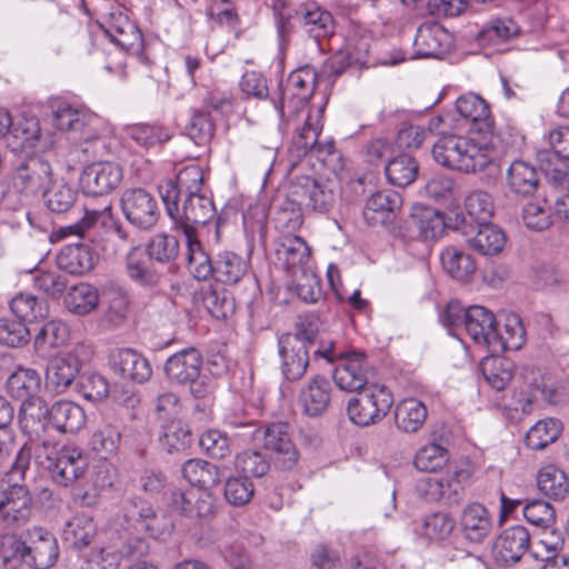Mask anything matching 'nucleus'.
I'll use <instances>...</instances> for the list:
<instances>
[{"instance_id":"nucleus-34","label":"nucleus","mask_w":569,"mask_h":569,"mask_svg":"<svg viewBox=\"0 0 569 569\" xmlns=\"http://www.w3.org/2000/svg\"><path fill=\"white\" fill-rule=\"evenodd\" d=\"M151 260L140 246L132 247L124 260L126 274L140 287L153 288L158 286L161 274L153 268Z\"/></svg>"},{"instance_id":"nucleus-9","label":"nucleus","mask_w":569,"mask_h":569,"mask_svg":"<svg viewBox=\"0 0 569 569\" xmlns=\"http://www.w3.org/2000/svg\"><path fill=\"white\" fill-rule=\"evenodd\" d=\"M290 201L300 208L326 213L335 204L337 194L329 182L308 176L297 177L289 186Z\"/></svg>"},{"instance_id":"nucleus-37","label":"nucleus","mask_w":569,"mask_h":569,"mask_svg":"<svg viewBox=\"0 0 569 569\" xmlns=\"http://www.w3.org/2000/svg\"><path fill=\"white\" fill-rule=\"evenodd\" d=\"M213 266V279L217 282L233 286L247 274L250 261L234 251L222 250L214 256Z\"/></svg>"},{"instance_id":"nucleus-61","label":"nucleus","mask_w":569,"mask_h":569,"mask_svg":"<svg viewBox=\"0 0 569 569\" xmlns=\"http://www.w3.org/2000/svg\"><path fill=\"white\" fill-rule=\"evenodd\" d=\"M234 468L242 477L260 478L267 475L270 463L260 451L246 450L236 456Z\"/></svg>"},{"instance_id":"nucleus-24","label":"nucleus","mask_w":569,"mask_h":569,"mask_svg":"<svg viewBox=\"0 0 569 569\" xmlns=\"http://www.w3.org/2000/svg\"><path fill=\"white\" fill-rule=\"evenodd\" d=\"M276 257L278 262L293 277L303 272V269H310L308 263L311 249L299 236H282L277 243Z\"/></svg>"},{"instance_id":"nucleus-33","label":"nucleus","mask_w":569,"mask_h":569,"mask_svg":"<svg viewBox=\"0 0 569 569\" xmlns=\"http://www.w3.org/2000/svg\"><path fill=\"white\" fill-rule=\"evenodd\" d=\"M468 246L482 256H496L506 244V236L497 226L488 222L470 226L463 232Z\"/></svg>"},{"instance_id":"nucleus-44","label":"nucleus","mask_w":569,"mask_h":569,"mask_svg":"<svg viewBox=\"0 0 569 569\" xmlns=\"http://www.w3.org/2000/svg\"><path fill=\"white\" fill-rule=\"evenodd\" d=\"M183 478L192 486L203 491L214 487L220 480V473L217 466L201 460L189 459L181 469Z\"/></svg>"},{"instance_id":"nucleus-16","label":"nucleus","mask_w":569,"mask_h":569,"mask_svg":"<svg viewBox=\"0 0 569 569\" xmlns=\"http://www.w3.org/2000/svg\"><path fill=\"white\" fill-rule=\"evenodd\" d=\"M123 171L112 161H97L87 166L80 176V187L87 196H106L121 183Z\"/></svg>"},{"instance_id":"nucleus-54","label":"nucleus","mask_w":569,"mask_h":569,"mask_svg":"<svg viewBox=\"0 0 569 569\" xmlns=\"http://www.w3.org/2000/svg\"><path fill=\"white\" fill-rule=\"evenodd\" d=\"M562 425L558 419L548 418L538 421L527 432L525 441L528 448L541 450L558 439Z\"/></svg>"},{"instance_id":"nucleus-60","label":"nucleus","mask_w":569,"mask_h":569,"mask_svg":"<svg viewBox=\"0 0 569 569\" xmlns=\"http://www.w3.org/2000/svg\"><path fill=\"white\" fill-rule=\"evenodd\" d=\"M186 132L197 146L207 144L214 133V122L211 112L208 110L194 111L189 123L186 126Z\"/></svg>"},{"instance_id":"nucleus-23","label":"nucleus","mask_w":569,"mask_h":569,"mask_svg":"<svg viewBox=\"0 0 569 569\" xmlns=\"http://www.w3.org/2000/svg\"><path fill=\"white\" fill-rule=\"evenodd\" d=\"M530 535L522 526L505 529L493 543V555L498 562L510 566L518 562L529 548Z\"/></svg>"},{"instance_id":"nucleus-14","label":"nucleus","mask_w":569,"mask_h":569,"mask_svg":"<svg viewBox=\"0 0 569 569\" xmlns=\"http://www.w3.org/2000/svg\"><path fill=\"white\" fill-rule=\"evenodd\" d=\"M528 391L521 393L518 400L519 407L516 410H521L523 413H529L533 405L542 399L551 405L565 403L569 400V380L556 381L550 375L538 373L533 375L527 381Z\"/></svg>"},{"instance_id":"nucleus-45","label":"nucleus","mask_w":569,"mask_h":569,"mask_svg":"<svg viewBox=\"0 0 569 569\" xmlns=\"http://www.w3.org/2000/svg\"><path fill=\"white\" fill-rule=\"evenodd\" d=\"M401 206V197L391 190L377 191L367 200L363 209L365 219L371 223H383L385 216L395 212Z\"/></svg>"},{"instance_id":"nucleus-57","label":"nucleus","mask_w":569,"mask_h":569,"mask_svg":"<svg viewBox=\"0 0 569 569\" xmlns=\"http://www.w3.org/2000/svg\"><path fill=\"white\" fill-rule=\"evenodd\" d=\"M120 441V430L111 423H103L92 432L89 446L101 458L107 459L117 453Z\"/></svg>"},{"instance_id":"nucleus-20","label":"nucleus","mask_w":569,"mask_h":569,"mask_svg":"<svg viewBox=\"0 0 569 569\" xmlns=\"http://www.w3.org/2000/svg\"><path fill=\"white\" fill-rule=\"evenodd\" d=\"M6 388L8 393L18 400H21L19 412V423L21 430L24 428L23 408L36 399H41L38 392L41 388L40 373L32 368L18 367L7 379Z\"/></svg>"},{"instance_id":"nucleus-27","label":"nucleus","mask_w":569,"mask_h":569,"mask_svg":"<svg viewBox=\"0 0 569 569\" xmlns=\"http://www.w3.org/2000/svg\"><path fill=\"white\" fill-rule=\"evenodd\" d=\"M296 18L303 31L317 43L329 39L335 31L333 18L329 11L316 2H308L300 6Z\"/></svg>"},{"instance_id":"nucleus-30","label":"nucleus","mask_w":569,"mask_h":569,"mask_svg":"<svg viewBox=\"0 0 569 569\" xmlns=\"http://www.w3.org/2000/svg\"><path fill=\"white\" fill-rule=\"evenodd\" d=\"M51 182V166L39 157L29 158L17 168L13 184L21 191L36 193L44 191Z\"/></svg>"},{"instance_id":"nucleus-51","label":"nucleus","mask_w":569,"mask_h":569,"mask_svg":"<svg viewBox=\"0 0 569 569\" xmlns=\"http://www.w3.org/2000/svg\"><path fill=\"white\" fill-rule=\"evenodd\" d=\"M537 486L540 492L553 499H563L569 493L566 473L552 465L539 470Z\"/></svg>"},{"instance_id":"nucleus-53","label":"nucleus","mask_w":569,"mask_h":569,"mask_svg":"<svg viewBox=\"0 0 569 569\" xmlns=\"http://www.w3.org/2000/svg\"><path fill=\"white\" fill-rule=\"evenodd\" d=\"M10 310L20 321L32 322L47 317L49 309L46 300L21 292L11 299Z\"/></svg>"},{"instance_id":"nucleus-55","label":"nucleus","mask_w":569,"mask_h":569,"mask_svg":"<svg viewBox=\"0 0 569 569\" xmlns=\"http://www.w3.org/2000/svg\"><path fill=\"white\" fill-rule=\"evenodd\" d=\"M127 134L137 144L143 148H152L171 139L168 128L158 123H137L127 128Z\"/></svg>"},{"instance_id":"nucleus-48","label":"nucleus","mask_w":569,"mask_h":569,"mask_svg":"<svg viewBox=\"0 0 569 569\" xmlns=\"http://www.w3.org/2000/svg\"><path fill=\"white\" fill-rule=\"evenodd\" d=\"M69 338V330L61 321H49L44 323L34 337V348L43 357L51 356V352L66 343Z\"/></svg>"},{"instance_id":"nucleus-42","label":"nucleus","mask_w":569,"mask_h":569,"mask_svg":"<svg viewBox=\"0 0 569 569\" xmlns=\"http://www.w3.org/2000/svg\"><path fill=\"white\" fill-rule=\"evenodd\" d=\"M96 535L97 526L92 517L79 513L64 525L62 539L70 548L80 550L89 546Z\"/></svg>"},{"instance_id":"nucleus-46","label":"nucleus","mask_w":569,"mask_h":569,"mask_svg":"<svg viewBox=\"0 0 569 569\" xmlns=\"http://www.w3.org/2000/svg\"><path fill=\"white\" fill-rule=\"evenodd\" d=\"M445 271L452 278L461 281L468 280L476 271L472 257L456 247H447L440 254Z\"/></svg>"},{"instance_id":"nucleus-15","label":"nucleus","mask_w":569,"mask_h":569,"mask_svg":"<svg viewBox=\"0 0 569 569\" xmlns=\"http://www.w3.org/2000/svg\"><path fill=\"white\" fill-rule=\"evenodd\" d=\"M124 516L138 530L147 532L154 539L166 540L174 529L171 516L164 512L157 513L141 499L128 500L124 506Z\"/></svg>"},{"instance_id":"nucleus-36","label":"nucleus","mask_w":569,"mask_h":569,"mask_svg":"<svg viewBox=\"0 0 569 569\" xmlns=\"http://www.w3.org/2000/svg\"><path fill=\"white\" fill-rule=\"evenodd\" d=\"M526 340V331L520 317L516 313L505 318L502 327L497 326L491 340L489 353L499 355L507 350H518Z\"/></svg>"},{"instance_id":"nucleus-22","label":"nucleus","mask_w":569,"mask_h":569,"mask_svg":"<svg viewBox=\"0 0 569 569\" xmlns=\"http://www.w3.org/2000/svg\"><path fill=\"white\" fill-rule=\"evenodd\" d=\"M459 526L466 540L481 543L491 535L493 519L482 503L470 502L461 510Z\"/></svg>"},{"instance_id":"nucleus-26","label":"nucleus","mask_w":569,"mask_h":569,"mask_svg":"<svg viewBox=\"0 0 569 569\" xmlns=\"http://www.w3.org/2000/svg\"><path fill=\"white\" fill-rule=\"evenodd\" d=\"M497 326L493 312L486 307L475 305L467 308L465 331L475 345L487 352Z\"/></svg>"},{"instance_id":"nucleus-58","label":"nucleus","mask_w":569,"mask_h":569,"mask_svg":"<svg viewBox=\"0 0 569 569\" xmlns=\"http://www.w3.org/2000/svg\"><path fill=\"white\" fill-rule=\"evenodd\" d=\"M448 460V450L436 442H430L417 451L413 463L420 471L437 472L447 465Z\"/></svg>"},{"instance_id":"nucleus-13","label":"nucleus","mask_w":569,"mask_h":569,"mask_svg":"<svg viewBox=\"0 0 569 569\" xmlns=\"http://www.w3.org/2000/svg\"><path fill=\"white\" fill-rule=\"evenodd\" d=\"M252 437L256 440H262L264 449L276 455V463L281 469L290 470L297 465L299 452L292 442L288 423H270L264 428L256 429Z\"/></svg>"},{"instance_id":"nucleus-56","label":"nucleus","mask_w":569,"mask_h":569,"mask_svg":"<svg viewBox=\"0 0 569 569\" xmlns=\"http://www.w3.org/2000/svg\"><path fill=\"white\" fill-rule=\"evenodd\" d=\"M144 251L152 260L166 264L177 259L180 252V244L174 236L159 232L150 238Z\"/></svg>"},{"instance_id":"nucleus-4","label":"nucleus","mask_w":569,"mask_h":569,"mask_svg":"<svg viewBox=\"0 0 569 569\" xmlns=\"http://www.w3.org/2000/svg\"><path fill=\"white\" fill-rule=\"evenodd\" d=\"M23 412L22 432L31 441L38 440L47 427L59 433H77L87 422L83 408L70 400H58L48 407L43 399H36L23 408Z\"/></svg>"},{"instance_id":"nucleus-31","label":"nucleus","mask_w":569,"mask_h":569,"mask_svg":"<svg viewBox=\"0 0 569 569\" xmlns=\"http://www.w3.org/2000/svg\"><path fill=\"white\" fill-rule=\"evenodd\" d=\"M97 116L86 108H76L67 102L59 103L52 111V124L60 131L74 132L89 139L87 129L97 122Z\"/></svg>"},{"instance_id":"nucleus-6","label":"nucleus","mask_w":569,"mask_h":569,"mask_svg":"<svg viewBox=\"0 0 569 569\" xmlns=\"http://www.w3.org/2000/svg\"><path fill=\"white\" fill-rule=\"evenodd\" d=\"M325 67L318 73L312 67L305 66L292 71L284 82H280L278 90L270 97V101L280 119L289 121L292 116L301 111L315 92L316 84L327 72Z\"/></svg>"},{"instance_id":"nucleus-63","label":"nucleus","mask_w":569,"mask_h":569,"mask_svg":"<svg viewBox=\"0 0 569 569\" xmlns=\"http://www.w3.org/2000/svg\"><path fill=\"white\" fill-rule=\"evenodd\" d=\"M455 529V520L446 512L428 515L421 525L420 533L435 541L447 539Z\"/></svg>"},{"instance_id":"nucleus-50","label":"nucleus","mask_w":569,"mask_h":569,"mask_svg":"<svg viewBox=\"0 0 569 569\" xmlns=\"http://www.w3.org/2000/svg\"><path fill=\"white\" fill-rule=\"evenodd\" d=\"M497 356L485 357L480 366L486 381L496 390H503L513 377V363Z\"/></svg>"},{"instance_id":"nucleus-19","label":"nucleus","mask_w":569,"mask_h":569,"mask_svg":"<svg viewBox=\"0 0 569 569\" xmlns=\"http://www.w3.org/2000/svg\"><path fill=\"white\" fill-rule=\"evenodd\" d=\"M102 28L111 41L123 50L133 53L142 50V33L126 11L121 9L111 11Z\"/></svg>"},{"instance_id":"nucleus-47","label":"nucleus","mask_w":569,"mask_h":569,"mask_svg":"<svg viewBox=\"0 0 569 569\" xmlns=\"http://www.w3.org/2000/svg\"><path fill=\"white\" fill-rule=\"evenodd\" d=\"M385 171L389 183L405 188L417 179L419 166L413 157L402 153L389 159Z\"/></svg>"},{"instance_id":"nucleus-8","label":"nucleus","mask_w":569,"mask_h":569,"mask_svg":"<svg viewBox=\"0 0 569 569\" xmlns=\"http://www.w3.org/2000/svg\"><path fill=\"white\" fill-rule=\"evenodd\" d=\"M393 405L389 388L380 383L366 386L347 402V413L351 422L367 427L381 421Z\"/></svg>"},{"instance_id":"nucleus-11","label":"nucleus","mask_w":569,"mask_h":569,"mask_svg":"<svg viewBox=\"0 0 569 569\" xmlns=\"http://www.w3.org/2000/svg\"><path fill=\"white\" fill-rule=\"evenodd\" d=\"M44 468L51 479L59 486L69 487L80 479L88 467L82 449L76 446H63L47 455Z\"/></svg>"},{"instance_id":"nucleus-28","label":"nucleus","mask_w":569,"mask_h":569,"mask_svg":"<svg viewBox=\"0 0 569 569\" xmlns=\"http://www.w3.org/2000/svg\"><path fill=\"white\" fill-rule=\"evenodd\" d=\"M332 387L323 376L316 375L300 389L298 402L308 417H319L327 411L331 401Z\"/></svg>"},{"instance_id":"nucleus-5","label":"nucleus","mask_w":569,"mask_h":569,"mask_svg":"<svg viewBox=\"0 0 569 569\" xmlns=\"http://www.w3.org/2000/svg\"><path fill=\"white\" fill-rule=\"evenodd\" d=\"M159 193L174 230L181 231L183 236H197V226L206 224L214 216L212 200L201 192L186 196L182 209H179V190L171 179L159 184Z\"/></svg>"},{"instance_id":"nucleus-17","label":"nucleus","mask_w":569,"mask_h":569,"mask_svg":"<svg viewBox=\"0 0 569 569\" xmlns=\"http://www.w3.org/2000/svg\"><path fill=\"white\" fill-rule=\"evenodd\" d=\"M8 144L14 152L44 151L51 147L52 140L42 136L38 118L20 116L12 119L8 133Z\"/></svg>"},{"instance_id":"nucleus-32","label":"nucleus","mask_w":569,"mask_h":569,"mask_svg":"<svg viewBox=\"0 0 569 569\" xmlns=\"http://www.w3.org/2000/svg\"><path fill=\"white\" fill-rule=\"evenodd\" d=\"M81 369L78 348L54 358L46 373L47 385L56 393L64 392L73 382Z\"/></svg>"},{"instance_id":"nucleus-18","label":"nucleus","mask_w":569,"mask_h":569,"mask_svg":"<svg viewBox=\"0 0 569 569\" xmlns=\"http://www.w3.org/2000/svg\"><path fill=\"white\" fill-rule=\"evenodd\" d=\"M167 506L171 513L190 520L206 518L213 509L210 493L197 488L171 491Z\"/></svg>"},{"instance_id":"nucleus-25","label":"nucleus","mask_w":569,"mask_h":569,"mask_svg":"<svg viewBox=\"0 0 569 569\" xmlns=\"http://www.w3.org/2000/svg\"><path fill=\"white\" fill-rule=\"evenodd\" d=\"M202 356L196 348L182 349L170 356L164 363L168 380L177 385H187L200 377Z\"/></svg>"},{"instance_id":"nucleus-40","label":"nucleus","mask_w":569,"mask_h":569,"mask_svg":"<svg viewBox=\"0 0 569 569\" xmlns=\"http://www.w3.org/2000/svg\"><path fill=\"white\" fill-rule=\"evenodd\" d=\"M507 183L510 191L516 196L529 197L538 189L540 174L530 162L515 160L507 170Z\"/></svg>"},{"instance_id":"nucleus-59","label":"nucleus","mask_w":569,"mask_h":569,"mask_svg":"<svg viewBox=\"0 0 569 569\" xmlns=\"http://www.w3.org/2000/svg\"><path fill=\"white\" fill-rule=\"evenodd\" d=\"M322 109L317 110L315 114H308L303 126L298 129L297 136L293 138V146L299 154H309L322 130L320 121Z\"/></svg>"},{"instance_id":"nucleus-2","label":"nucleus","mask_w":569,"mask_h":569,"mask_svg":"<svg viewBox=\"0 0 569 569\" xmlns=\"http://www.w3.org/2000/svg\"><path fill=\"white\" fill-rule=\"evenodd\" d=\"M58 557V540L43 527L0 535V562L4 569H49Z\"/></svg>"},{"instance_id":"nucleus-29","label":"nucleus","mask_w":569,"mask_h":569,"mask_svg":"<svg viewBox=\"0 0 569 569\" xmlns=\"http://www.w3.org/2000/svg\"><path fill=\"white\" fill-rule=\"evenodd\" d=\"M110 366L121 378L143 383L152 375L149 361L132 349H117L110 355Z\"/></svg>"},{"instance_id":"nucleus-52","label":"nucleus","mask_w":569,"mask_h":569,"mask_svg":"<svg viewBox=\"0 0 569 569\" xmlns=\"http://www.w3.org/2000/svg\"><path fill=\"white\" fill-rule=\"evenodd\" d=\"M411 218L425 239H435L441 236L445 230L442 213L431 207L413 206Z\"/></svg>"},{"instance_id":"nucleus-12","label":"nucleus","mask_w":569,"mask_h":569,"mask_svg":"<svg viewBox=\"0 0 569 569\" xmlns=\"http://www.w3.org/2000/svg\"><path fill=\"white\" fill-rule=\"evenodd\" d=\"M459 129L492 138V119L488 103L478 94L467 93L456 100Z\"/></svg>"},{"instance_id":"nucleus-7","label":"nucleus","mask_w":569,"mask_h":569,"mask_svg":"<svg viewBox=\"0 0 569 569\" xmlns=\"http://www.w3.org/2000/svg\"><path fill=\"white\" fill-rule=\"evenodd\" d=\"M316 359L321 358L335 366L332 378L336 386L347 392H358L368 382V367L361 353H338L335 345L329 342L313 351Z\"/></svg>"},{"instance_id":"nucleus-43","label":"nucleus","mask_w":569,"mask_h":569,"mask_svg":"<svg viewBox=\"0 0 569 569\" xmlns=\"http://www.w3.org/2000/svg\"><path fill=\"white\" fill-rule=\"evenodd\" d=\"M187 246V262L190 273L197 280L213 279L214 258L211 259L204 251L197 236H184Z\"/></svg>"},{"instance_id":"nucleus-49","label":"nucleus","mask_w":569,"mask_h":569,"mask_svg":"<svg viewBox=\"0 0 569 569\" xmlns=\"http://www.w3.org/2000/svg\"><path fill=\"white\" fill-rule=\"evenodd\" d=\"M67 309L78 316L93 311L99 305V292L89 283L71 287L64 298Z\"/></svg>"},{"instance_id":"nucleus-62","label":"nucleus","mask_w":569,"mask_h":569,"mask_svg":"<svg viewBox=\"0 0 569 569\" xmlns=\"http://www.w3.org/2000/svg\"><path fill=\"white\" fill-rule=\"evenodd\" d=\"M43 199L50 211L63 213L74 204L77 192L67 183H53L43 191Z\"/></svg>"},{"instance_id":"nucleus-41","label":"nucleus","mask_w":569,"mask_h":569,"mask_svg":"<svg viewBox=\"0 0 569 569\" xmlns=\"http://www.w3.org/2000/svg\"><path fill=\"white\" fill-rule=\"evenodd\" d=\"M428 418L426 405L416 399L407 398L398 403L395 412L396 426L406 433L418 432Z\"/></svg>"},{"instance_id":"nucleus-38","label":"nucleus","mask_w":569,"mask_h":569,"mask_svg":"<svg viewBox=\"0 0 569 569\" xmlns=\"http://www.w3.org/2000/svg\"><path fill=\"white\" fill-rule=\"evenodd\" d=\"M369 48L370 46L367 38H361L357 41L349 39L346 46L325 64L323 72H327L328 69H330V73L333 77H338L346 70V68L352 64H367Z\"/></svg>"},{"instance_id":"nucleus-3","label":"nucleus","mask_w":569,"mask_h":569,"mask_svg":"<svg viewBox=\"0 0 569 569\" xmlns=\"http://www.w3.org/2000/svg\"><path fill=\"white\" fill-rule=\"evenodd\" d=\"M31 456V445L24 443L9 470L0 477V523L7 529L21 528L31 519L33 498L23 482Z\"/></svg>"},{"instance_id":"nucleus-21","label":"nucleus","mask_w":569,"mask_h":569,"mask_svg":"<svg viewBox=\"0 0 569 569\" xmlns=\"http://www.w3.org/2000/svg\"><path fill=\"white\" fill-rule=\"evenodd\" d=\"M278 355L283 378L288 381L301 379L309 365V349L293 337H280Z\"/></svg>"},{"instance_id":"nucleus-39","label":"nucleus","mask_w":569,"mask_h":569,"mask_svg":"<svg viewBox=\"0 0 569 569\" xmlns=\"http://www.w3.org/2000/svg\"><path fill=\"white\" fill-rule=\"evenodd\" d=\"M97 256L86 243H70L64 246L57 256L59 269L70 274H82L90 271L96 263Z\"/></svg>"},{"instance_id":"nucleus-10","label":"nucleus","mask_w":569,"mask_h":569,"mask_svg":"<svg viewBox=\"0 0 569 569\" xmlns=\"http://www.w3.org/2000/svg\"><path fill=\"white\" fill-rule=\"evenodd\" d=\"M120 208L126 220L143 231L152 229L160 218L156 197L143 188L124 190L120 198Z\"/></svg>"},{"instance_id":"nucleus-35","label":"nucleus","mask_w":569,"mask_h":569,"mask_svg":"<svg viewBox=\"0 0 569 569\" xmlns=\"http://www.w3.org/2000/svg\"><path fill=\"white\" fill-rule=\"evenodd\" d=\"M413 46L417 57L438 58L448 51L450 36L438 23L422 24L417 31Z\"/></svg>"},{"instance_id":"nucleus-1","label":"nucleus","mask_w":569,"mask_h":569,"mask_svg":"<svg viewBox=\"0 0 569 569\" xmlns=\"http://www.w3.org/2000/svg\"><path fill=\"white\" fill-rule=\"evenodd\" d=\"M453 111H443L432 117L428 130L439 136L433 143L435 161L448 169L465 173L485 170L492 161V138L459 129Z\"/></svg>"},{"instance_id":"nucleus-64","label":"nucleus","mask_w":569,"mask_h":569,"mask_svg":"<svg viewBox=\"0 0 569 569\" xmlns=\"http://www.w3.org/2000/svg\"><path fill=\"white\" fill-rule=\"evenodd\" d=\"M465 208L477 224L488 222L493 214L492 197L483 190H473L466 197Z\"/></svg>"}]
</instances>
